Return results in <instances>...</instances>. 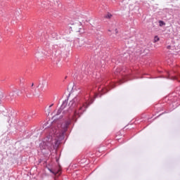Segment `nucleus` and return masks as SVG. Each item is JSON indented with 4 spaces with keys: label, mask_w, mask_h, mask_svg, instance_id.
I'll use <instances>...</instances> for the list:
<instances>
[{
    "label": "nucleus",
    "mask_w": 180,
    "mask_h": 180,
    "mask_svg": "<svg viewBox=\"0 0 180 180\" xmlns=\"http://www.w3.org/2000/svg\"><path fill=\"white\" fill-rule=\"evenodd\" d=\"M172 79H176L178 81V82H180V74L178 75V77H172Z\"/></svg>",
    "instance_id": "nucleus-5"
},
{
    "label": "nucleus",
    "mask_w": 180,
    "mask_h": 180,
    "mask_svg": "<svg viewBox=\"0 0 180 180\" xmlns=\"http://www.w3.org/2000/svg\"><path fill=\"white\" fill-rule=\"evenodd\" d=\"M34 84H32L31 86V91H33V94L37 96H40V93H39V91H37V90L36 89V87L34 86Z\"/></svg>",
    "instance_id": "nucleus-4"
},
{
    "label": "nucleus",
    "mask_w": 180,
    "mask_h": 180,
    "mask_svg": "<svg viewBox=\"0 0 180 180\" xmlns=\"http://www.w3.org/2000/svg\"><path fill=\"white\" fill-rule=\"evenodd\" d=\"M157 41H160V37H158V36H155L154 37V41L155 43H157Z\"/></svg>",
    "instance_id": "nucleus-6"
},
{
    "label": "nucleus",
    "mask_w": 180,
    "mask_h": 180,
    "mask_svg": "<svg viewBox=\"0 0 180 180\" xmlns=\"http://www.w3.org/2000/svg\"><path fill=\"white\" fill-rule=\"evenodd\" d=\"M47 112H48V115H50V112H51L50 108H49V109L47 110Z\"/></svg>",
    "instance_id": "nucleus-10"
},
{
    "label": "nucleus",
    "mask_w": 180,
    "mask_h": 180,
    "mask_svg": "<svg viewBox=\"0 0 180 180\" xmlns=\"http://www.w3.org/2000/svg\"><path fill=\"white\" fill-rule=\"evenodd\" d=\"M46 85V82H43L41 86V90L43 91V88H44V86Z\"/></svg>",
    "instance_id": "nucleus-8"
},
{
    "label": "nucleus",
    "mask_w": 180,
    "mask_h": 180,
    "mask_svg": "<svg viewBox=\"0 0 180 180\" xmlns=\"http://www.w3.org/2000/svg\"><path fill=\"white\" fill-rule=\"evenodd\" d=\"M53 104H51V105H49V109L50 108H51L53 106Z\"/></svg>",
    "instance_id": "nucleus-12"
},
{
    "label": "nucleus",
    "mask_w": 180,
    "mask_h": 180,
    "mask_svg": "<svg viewBox=\"0 0 180 180\" xmlns=\"http://www.w3.org/2000/svg\"><path fill=\"white\" fill-rule=\"evenodd\" d=\"M68 126H70V121H66L52 128L51 136L55 138V143L58 144L64 139V134L67 131Z\"/></svg>",
    "instance_id": "nucleus-1"
},
{
    "label": "nucleus",
    "mask_w": 180,
    "mask_h": 180,
    "mask_svg": "<svg viewBox=\"0 0 180 180\" xmlns=\"http://www.w3.org/2000/svg\"><path fill=\"white\" fill-rule=\"evenodd\" d=\"M50 172L56 176H58L61 174V169L58 168L57 169H49Z\"/></svg>",
    "instance_id": "nucleus-3"
},
{
    "label": "nucleus",
    "mask_w": 180,
    "mask_h": 180,
    "mask_svg": "<svg viewBox=\"0 0 180 180\" xmlns=\"http://www.w3.org/2000/svg\"><path fill=\"white\" fill-rule=\"evenodd\" d=\"M159 23H160V26H162L165 25V22H164V21H159Z\"/></svg>",
    "instance_id": "nucleus-9"
},
{
    "label": "nucleus",
    "mask_w": 180,
    "mask_h": 180,
    "mask_svg": "<svg viewBox=\"0 0 180 180\" xmlns=\"http://www.w3.org/2000/svg\"><path fill=\"white\" fill-rule=\"evenodd\" d=\"M77 98H75L69 103L68 105H67V101H63L60 108L58 110L55 117L60 116L61 113H63V114L67 113V112H68V110L70 109V108H72V106H74V104L77 102Z\"/></svg>",
    "instance_id": "nucleus-2"
},
{
    "label": "nucleus",
    "mask_w": 180,
    "mask_h": 180,
    "mask_svg": "<svg viewBox=\"0 0 180 180\" xmlns=\"http://www.w3.org/2000/svg\"><path fill=\"white\" fill-rule=\"evenodd\" d=\"M60 117H63V115H61Z\"/></svg>",
    "instance_id": "nucleus-13"
},
{
    "label": "nucleus",
    "mask_w": 180,
    "mask_h": 180,
    "mask_svg": "<svg viewBox=\"0 0 180 180\" xmlns=\"http://www.w3.org/2000/svg\"><path fill=\"white\" fill-rule=\"evenodd\" d=\"M105 18L106 19H110V18H112V14L110 13H108L106 15H105Z\"/></svg>",
    "instance_id": "nucleus-7"
},
{
    "label": "nucleus",
    "mask_w": 180,
    "mask_h": 180,
    "mask_svg": "<svg viewBox=\"0 0 180 180\" xmlns=\"http://www.w3.org/2000/svg\"><path fill=\"white\" fill-rule=\"evenodd\" d=\"M120 84H123V82H124L122 80H120Z\"/></svg>",
    "instance_id": "nucleus-11"
}]
</instances>
